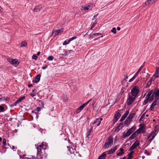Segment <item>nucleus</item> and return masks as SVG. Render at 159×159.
<instances>
[{"instance_id": "45", "label": "nucleus", "mask_w": 159, "mask_h": 159, "mask_svg": "<svg viewBox=\"0 0 159 159\" xmlns=\"http://www.w3.org/2000/svg\"><path fill=\"white\" fill-rule=\"evenodd\" d=\"M4 110V107L2 105H0V112L3 111Z\"/></svg>"}, {"instance_id": "20", "label": "nucleus", "mask_w": 159, "mask_h": 159, "mask_svg": "<svg viewBox=\"0 0 159 159\" xmlns=\"http://www.w3.org/2000/svg\"><path fill=\"white\" fill-rule=\"evenodd\" d=\"M153 77L156 78H158L159 77V68H156V70L153 75Z\"/></svg>"}, {"instance_id": "44", "label": "nucleus", "mask_w": 159, "mask_h": 159, "mask_svg": "<svg viewBox=\"0 0 159 159\" xmlns=\"http://www.w3.org/2000/svg\"><path fill=\"white\" fill-rule=\"evenodd\" d=\"M135 115V114L134 113H133L131 114H129V116L131 118H132Z\"/></svg>"}, {"instance_id": "58", "label": "nucleus", "mask_w": 159, "mask_h": 159, "mask_svg": "<svg viewBox=\"0 0 159 159\" xmlns=\"http://www.w3.org/2000/svg\"><path fill=\"white\" fill-rule=\"evenodd\" d=\"M97 15H95L94 17H93V20H94L97 17Z\"/></svg>"}, {"instance_id": "6", "label": "nucleus", "mask_w": 159, "mask_h": 159, "mask_svg": "<svg viewBox=\"0 0 159 159\" xmlns=\"http://www.w3.org/2000/svg\"><path fill=\"white\" fill-rule=\"evenodd\" d=\"M7 61L10 64L15 66H17L19 63L18 62V60L16 59L9 58L8 59Z\"/></svg>"}, {"instance_id": "52", "label": "nucleus", "mask_w": 159, "mask_h": 159, "mask_svg": "<svg viewBox=\"0 0 159 159\" xmlns=\"http://www.w3.org/2000/svg\"><path fill=\"white\" fill-rule=\"evenodd\" d=\"M43 143H44V147L45 146V147L44 148H46V147H48V145L46 143H44V142H43Z\"/></svg>"}, {"instance_id": "8", "label": "nucleus", "mask_w": 159, "mask_h": 159, "mask_svg": "<svg viewBox=\"0 0 159 159\" xmlns=\"http://www.w3.org/2000/svg\"><path fill=\"white\" fill-rule=\"evenodd\" d=\"M140 127L136 131V132L138 134L143 133L145 132L144 130V125L143 124L140 125Z\"/></svg>"}, {"instance_id": "62", "label": "nucleus", "mask_w": 159, "mask_h": 159, "mask_svg": "<svg viewBox=\"0 0 159 159\" xmlns=\"http://www.w3.org/2000/svg\"><path fill=\"white\" fill-rule=\"evenodd\" d=\"M141 80V79L140 80V78H139L138 80L136 82V83H137L139 81V80Z\"/></svg>"}, {"instance_id": "23", "label": "nucleus", "mask_w": 159, "mask_h": 159, "mask_svg": "<svg viewBox=\"0 0 159 159\" xmlns=\"http://www.w3.org/2000/svg\"><path fill=\"white\" fill-rule=\"evenodd\" d=\"M106 156V155L105 153L103 152L101 155L98 157V159H105Z\"/></svg>"}, {"instance_id": "46", "label": "nucleus", "mask_w": 159, "mask_h": 159, "mask_svg": "<svg viewBox=\"0 0 159 159\" xmlns=\"http://www.w3.org/2000/svg\"><path fill=\"white\" fill-rule=\"evenodd\" d=\"M6 140L5 139H3L2 144L4 146H5L6 144Z\"/></svg>"}, {"instance_id": "10", "label": "nucleus", "mask_w": 159, "mask_h": 159, "mask_svg": "<svg viewBox=\"0 0 159 159\" xmlns=\"http://www.w3.org/2000/svg\"><path fill=\"white\" fill-rule=\"evenodd\" d=\"M156 131H154L151 133L148 137V139L149 140L152 141L156 135Z\"/></svg>"}, {"instance_id": "26", "label": "nucleus", "mask_w": 159, "mask_h": 159, "mask_svg": "<svg viewBox=\"0 0 159 159\" xmlns=\"http://www.w3.org/2000/svg\"><path fill=\"white\" fill-rule=\"evenodd\" d=\"M71 52H72V51L69 50L68 52L66 51L63 54H62V55L64 56H67L69 53H71Z\"/></svg>"}, {"instance_id": "51", "label": "nucleus", "mask_w": 159, "mask_h": 159, "mask_svg": "<svg viewBox=\"0 0 159 159\" xmlns=\"http://www.w3.org/2000/svg\"><path fill=\"white\" fill-rule=\"evenodd\" d=\"M145 116V115L144 114H143V115H142L141 117L140 120L143 118Z\"/></svg>"}, {"instance_id": "59", "label": "nucleus", "mask_w": 159, "mask_h": 159, "mask_svg": "<svg viewBox=\"0 0 159 159\" xmlns=\"http://www.w3.org/2000/svg\"><path fill=\"white\" fill-rule=\"evenodd\" d=\"M33 86V85L32 84H30L28 85V87H32Z\"/></svg>"}, {"instance_id": "48", "label": "nucleus", "mask_w": 159, "mask_h": 159, "mask_svg": "<svg viewBox=\"0 0 159 159\" xmlns=\"http://www.w3.org/2000/svg\"><path fill=\"white\" fill-rule=\"evenodd\" d=\"M41 107H37L36 109V110L37 111H39L40 110H41Z\"/></svg>"}, {"instance_id": "49", "label": "nucleus", "mask_w": 159, "mask_h": 159, "mask_svg": "<svg viewBox=\"0 0 159 159\" xmlns=\"http://www.w3.org/2000/svg\"><path fill=\"white\" fill-rule=\"evenodd\" d=\"M118 120V119L114 117L113 120V123H114L116 122Z\"/></svg>"}, {"instance_id": "12", "label": "nucleus", "mask_w": 159, "mask_h": 159, "mask_svg": "<svg viewBox=\"0 0 159 159\" xmlns=\"http://www.w3.org/2000/svg\"><path fill=\"white\" fill-rule=\"evenodd\" d=\"M154 97V96H152L150 99H149L148 98H147L146 97L143 103V104L146 105L147 103L149 101H152L153 100V97Z\"/></svg>"}, {"instance_id": "54", "label": "nucleus", "mask_w": 159, "mask_h": 159, "mask_svg": "<svg viewBox=\"0 0 159 159\" xmlns=\"http://www.w3.org/2000/svg\"><path fill=\"white\" fill-rule=\"evenodd\" d=\"M100 34L97 33L93 34L92 35H97L98 36V35H99Z\"/></svg>"}, {"instance_id": "15", "label": "nucleus", "mask_w": 159, "mask_h": 159, "mask_svg": "<svg viewBox=\"0 0 159 159\" xmlns=\"http://www.w3.org/2000/svg\"><path fill=\"white\" fill-rule=\"evenodd\" d=\"M117 146H115L112 148L108 151V154H111L113 153L117 150Z\"/></svg>"}, {"instance_id": "18", "label": "nucleus", "mask_w": 159, "mask_h": 159, "mask_svg": "<svg viewBox=\"0 0 159 159\" xmlns=\"http://www.w3.org/2000/svg\"><path fill=\"white\" fill-rule=\"evenodd\" d=\"M40 75H38L35 78V79L34 80H33V82L36 83H37L39 82L40 80Z\"/></svg>"}, {"instance_id": "40", "label": "nucleus", "mask_w": 159, "mask_h": 159, "mask_svg": "<svg viewBox=\"0 0 159 159\" xmlns=\"http://www.w3.org/2000/svg\"><path fill=\"white\" fill-rule=\"evenodd\" d=\"M53 59V57L52 56H49L47 58L48 60L49 61H52Z\"/></svg>"}, {"instance_id": "4", "label": "nucleus", "mask_w": 159, "mask_h": 159, "mask_svg": "<svg viewBox=\"0 0 159 159\" xmlns=\"http://www.w3.org/2000/svg\"><path fill=\"white\" fill-rule=\"evenodd\" d=\"M139 91V87L137 86H135L131 89V95L133 96L136 97Z\"/></svg>"}, {"instance_id": "53", "label": "nucleus", "mask_w": 159, "mask_h": 159, "mask_svg": "<svg viewBox=\"0 0 159 159\" xmlns=\"http://www.w3.org/2000/svg\"><path fill=\"white\" fill-rule=\"evenodd\" d=\"M96 24L95 23H93L91 27V29H92L94 27V25H95Z\"/></svg>"}, {"instance_id": "50", "label": "nucleus", "mask_w": 159, "mask_h": 159, "mask_svg": "<svg viewBox=\"0 0 159 159\" xmlns=\"http://www.w3.org/2000/svg\"><path fill=\"white\" fill-rule=\"evenodd\" d=\"M132 153L131 152L129 154V158H131L132 157Z\"/></svg>"}, {"instance_id": "30", "label": "nucleus", "mask_w": 159, "mask_h": 159, "mask_svg": "<svg viewBox=\"0 0 159 159\" xmlns=\"http://www.w3.org/2000/svg\"><path fill=\"white\" fill-rule=\"evenodd\" d=\"M27 45V43L25 41H23L21 43V47H25Z\"/></svg>"}, {"instance_id": "39", "label": "nucleus", "mask_w": 159, "mask_h": 159, "mask_svg": "<svg viewBox=\"0 0 159 159\" xmlns=\"http://www.w3.org/2000/svg\"><path fill=\"white\" fill-rule=\"evenodd\" d=\"M111 32L114 34H115L116 33V30L115 27H113L112 29V30H111Z\"/></svg>"}, {"instance_id": "64", "label": "nucleus", "mask_w": 159, "mask_h": 159, "mask_svg": "<svg viewBox=\"0 0 159 159\" xmlns=\"http://www.w3.org/2000/svg\"><path fill=\"white\" fill-rule=\"evenodd\" d=\"M128 78V76H125V79H127Z\"/></svg>"}, {"instance_id": "21", "label": "nucleus", "mask_w": 159, "mask_h": 159, "mask_svg": "<svg viewBox=\"0 0 159 159\" xmlns=\"http://www.w3.org/2000/svg\"><path fill=\"white\" fill-rule=\"evenodd\" d=\"M139 134L136 131L131 136L129 137V139L130 140H132L135 138Z\"/></svg>"}, {"instance_id": "60", "label": "nucleus", "mask_w": 159, "mask_h": 159, "mask_svg": "<svg viewBox=\"0 0 159 159\" xmlns=\"http://www.w3.org/2000/svg\"><path fill=\"white\" fill-rule=\"evenodd\" d=\"M117 30H120V27H118L117 28Z\"/></svg>"}, {"instance_id": "24", "label": "nucleus", "mask_w": 159, "mask_h": 159, "mask_svg": "<svg viewBox=\"0 0 159 159\" xmlns=\"http://www.w3.org/2000/svg\"><path fill=\"white\" fill-rule=\"evenodd\" d=\"M120 115V114L118 112L116 111L115 113L114 117L118 119Z\"/></svg>"}, {"instance_id": "38", "label": "nucleus", "mask_w": 159, "mask_h": 159, "mask_svg": "<svg viewBox=\"0 0 159 159\" xmlns=\"http://www.w3.org/2000/svg\"><path fill=\"white\" fill-rule=\"evenodd\" d=\"M135 148L134 146V145H132L131 147L129 148V151H132Z\"/></svg>"}, {"instance_id": "9", "label": "nucleus", "mask_w": 159, "mask_h": 159, "mask_svg": "<svg viewBox=\"0 0 159 159\" xmlns=\"http://www.w3.org/2000/svg\"><path fill=\"white\" fill-rule=\"evenodd\" d=\"M93 6V4L89 3L84 6H82L81 10H88L90 8L91 9V7H92Z\"/></svg>"}, {"instance_id": "55", "label": "nucleus", "mask_w": 159, "mask_h": 159, "mask_svg": "<svg viewBox=\"0 0 159 159\" xmlns=\"http://www.w3.org/2000/svg\"><path fill=\"white\" fill-rule=\"evenodd\" d=\"M127 118L129 119V120H130L131 121L132 120V118H130V117H129V116H128L127 117Z\"/></svg>"}, {"instance_id": "33", "label": "nucleus", "mask_w": 159, "mask_h": 159, "mask_svg": "<svg viewBox=\"0 0 159 159\" xmlns=\"http://www.w3.org/2000/svg\"><path fill=\"white\" fill-rule=\"evenodd\" d=\"M25 96H23V97L19 98L17 100V102H18V103L21 102L23 99H25Z\"/></svg>"}, {"instance_id": "14", "label": "nucleus", "mask_w": 159, "mask_h": 159, "mask_svg": "<svg viewBox=\"0 0 159 159\" xmlns=\"http://www.w3.org/2000/svg\"><path fill=\"white\" fill-rule=\"evenodd\" d=\"M157 0H148L144 3L145 5H151L155 2Z\"/></svg>"}, {"instance_id": "16", "label": "nucleus", "mask_w": 159, "mask_h": 159, "mask_svg": "<svg viewBox=\"0 0 159 159\" xmlns=\"http://www.w3.org/2000/svg\"><path fill=\"white\" fill-rule=\"evenodd\" d=\"M102 120V118H99L98 119H97L96 120H94L93 122V124H96L97 122H98V124L96 125L97 126H98L100 125L101 121Z\"/></svg>"}, {"instance_id": "27", "label": "nucleus", "mask_w": 159, "mask_h": 159, "mask_svg": "<svg viewBox=\"0 0 159 159\" xmlns=\"http://www.w3.org/2000/svg\"><path fill=\"white\" fill-rule=\"evenodd\" d=\"M139 141L137 140L133 143L132 145H134V146L136 148L139 145Z\"/></svg>"}, {"instance_id": "32", "label": "nucleus", "mask_w": 159, "mask_h": 159, "mask_svg": "<svg viewBox=\"0 0 159 159\" xmlns=\"http://www.w3.org/2000/svg\"><path fill=\"white\" fill-rule=\"evenodd\" d=\"M92 128H91L89 130H88L87 132V137L88 138H89V136L90 135L91 131L92 130Z\"/></svg>"}, {"instance_id": "7", "label": "nucleus", "mask_w": 159, "mask_h": 159, "mask_svg": "<svg viewBox=\"0 0 159 159\" xmlns=\"http://www.w3.org/2000/svg\"><path fill=\"white\" fill-rule=\"evenodd\" d=\"M143 67V65L141 66L140 68L138 70L137 72L136 73V74L134 75L130 79L129 81V82H132L135 78L138 75V74L139 73V72L141 71V69H142Z\"/></svg>"}, {"instance_id": "35", "label": "nucleus", "mask_w": 159, "mask_h": 159, "mask_svg": "<svg viewBox=\"0 0 159 159\" xmlns=\"http://www.w3.org/2000/svg\"><path fill=\"white\" fill-rule=\"evenodd\" d=\"M37 149L38 151V154H40V153L41 152V148H40L39 147L37 146Z\"/></svg>"}, {"instance_id": "3", "label": "nucleus", "mask_w": 159, "mask_h": 159, "mask_svg": "<svg viewBox=\"0 0 159 159\" xmlns=\"http://www.w3.org/2000/svg\"><path fill=\"white\" fill-rule=\"evenodd\" d=\"M156 105H159V98H157L151 104L150 107V110L152 111L155 110Z\"/></svg>"}, {"instance_id": "2", "label": "nucleus", "mask_w": 159, "mask_h": 159, "mask_svg": "<svg viewBox=\"0 0 159 159\" xmlns=\"http://www.w3.org/2000/svg\"><path fill=\"white\" fill-rule=\"evenodd\" d=\"M113 143V140L111 137H110L108 138L107 139L105 143L104 147L106 149L109 147L111 146Z\"/></svg>"}, {"instance_id": "57", "label": "nucleus", "mask_w": 159, "mask_h": 159, "mask_svg": "<svg viewBox=\"0 0 159 159\" xmlns=\"http://www.w3.org/2000/svg\"><path fill=\"white\" fill-rule=\"evenodd\" d=\"M18 103V102H17V101L14 103V105H16Z\"/></svg>"}, {"instance_id": "43", "label": "nucleus", "mask_w": 159, "mask_h": 159, "mask_svg": "<svg viewBox=\"0 0 159 159\" xmlns=\"http://www.w3.org/2000/svg\"><path fill=\"white\" fill-rule=\"evenodd\" d=\"M92 100V99H90V100H88L87 102L86 103H84L83 104L84 107H85L87 104H88L89 102Z\"/></svg>"}, {"instance_id": "47", "label": "nucleus", "mask_w": 159, "mask_h": 159, "mask_svg": "<svg viewBox=\"0 0 159 159\" xmlns=\"http://www.w3.org/2000/svg\"><path fill=\"white\" fill-rule=\"evenodd\" d=\"M76 38V37H72V38H70L68 40L70 42L71 41H72V40L75 39Z\"/></svg>"}, {"instance_id": "31", "label": "nucleus", "mask_w": 159, "mask_h": 159, "mask_svg": "<svg viewBox=\"0 0 159 159\" xmlns=\"http://www.w3.org/2000/svg\"><path fill=\"white\" fill-rule=\"evenodd\" d=\"M131 122V121L130 120H129V119H128L127 118V119H126L125 120V124L126 125H129L130 124V122Z\"/></svg>"}, {"instance_id": "36", "label": "nucleus", "mask_w": 159, "mask_h": 159, "mask_svg": "<svg viewBox=\"0 0 159 159\" xmlns=\"http://www.w3.org/2000/svg\"><path fill=\"white\" fill-rule=\"evenodd\" d=\"M9 99V98L7 97L5 98V97H2L0 98V101H2L3 100H7Z\"/></svg>"}, {"instance_id": "61", "label": "nucleus", "mask_w": 159, "mask_h": 159, "mask_svg": "<svg viewBox=\"0 0 159 159\" xmlns=\"http://www.w3.org/2000/svg\"><path fill=\"white\" fill-rule=\"evenodd\" d=\"M40 52H38L37 53V56H38L40 54Z\"/></svg>"}, {"instance_id": "34", "label": "nucleus", "mask_w": 159, "mask_h": 159, "mask_svg": "<svg viewBox=\"0 0 159 159\" xmlns=\"http://www.w3.org/2000/svg\"><path fill=\"white\" fill-rule=\"evenodd\" d=\"M70 42L69 41L68 39H67L66 41H65L63 43V45H66L67 44L69 43Z\"/></svg>"}, {"instance_id": "37", "label": "nucleus", "mask_w": 159, "mask_h": 159, "mask_svg": "<svg viewBox=\"0 0 159 159\" xmlns=\"http://www.w3.org/2000/svg\"><path fill=\"white\" fill-rule=\"evenodd\" d=\"M30 95L32 97L35 96L36 95V93L34 92V90H33L32 92L30 93Z\"/></svg>"}, {"instance_id": "13", "label": "nucleus", "mask_w": 159, "mask_h": 159, "mask_svg": "<svg viewBox=\"0 0 159 159\" xmlns=\"http://www.w3.org/2000/svg\"><path fill=\"white\" fill-rule=\"evenodd\" d=\"M129 111H126L124 114L121 117L120 121H122L124 120L125 118L126 117L128 114H129Z\"/></svg>"}, {"instance_id": "63", "label": "nucleus", "mask_w": 159, "mask_h": 159, "mask_svg": "<svg viewBox=\"0 0 159 159\" xmlns=\"http://www.w3.org/2000/svg\"><path fill=\"white\" fill-rule=\"evenodd\" d=\"M144 153H147V150H145V151H144Z\"/></svg>"}, {"instance_id": "17", "label": "nucleus", "mask_w": 159, "mask_h": 159, "mask_svg": "<svg viewBox=\"0 0 159 159\" xmlns=\"http://www.w3.org/2000/svg\"><path fill=\"white\" fill-rule=\"evenodd\" d=\"M43 8L41 5L36 6L34 9V10L36 12H39Z\"/></svg>"}, {"instance_id": "42", "label": "nucleus", "mask_w": 159, "mask_h": 159, "mask_svg": "<svg viewBox=\"0 0 159 159\" xmlns=\"http://www.w3.org/2000/svg\"><path fill=\"white\" fill-rule=\"evenodd\" d=\"M38 56L36 54H34L32 56V58L33 59L36 60Z\"/></svg>"}, {"instance_id": "56", "label": "nucleus", "mask_w": 159, "mask_h": 159, "mask_svg": "<svg viewBox=\"0 0 159 159\" xmlns=\"http://www.w3.org/2000/svg\"><path fill=\"white\" fill-rule=\"evenodd\" d=\"M47 67V66H45V67H42V69H43V70H44L45 69H46Z\"/></svg>"}, {"instance_id": "28", "label": "nucleus", "mask_w": 159, "mask_h": 159, "mask_svg": "<svg viewBox=\"0 0 159 159\" xmlns=\"http://www.w3.org/2000/svg\"><path fill=\"white\" fill-rule=\"evenodd\" d=\"M152 93V91H150L148 92V93L147 94L146 97L147 98H148L149 99H150L151 98V96Z\"/></svg>"}, {"instance_id": "29", "label": "nucleus", "mask_w": 159, "mask_h": 159, "mask_svg": "<svg viewBox=\"0 0 159 159\" xmlns=\"http://www.w3.org/2000/svg\"><path fill=\"white\" fill-rule=\"evenodd\" d=\"M153 77H152L150 79V80L147 83V86L148 87L151 84V83L152 82V81H153Z\"/></svg>"}, {"instance_id": "25", "label": "nucleus", "mask_w": 159, "mask_h": 159, "mask_svg": "<svg viewBox=\"0 0 159 159\" xmlns=\"http://www.w3.org/2000/svg\"><path fill=\"white\" fill-rule=\"evenodd\" d=\"M120 152L118 153L117 154V155L118 156H121L122 155V154L124 153V152H123L124 149L122 148H121L120 149Z\"/></svg>"}, {"instance_id": "11", "label": "nucleus", "mask_w": 159, "mask_h": 159, "mask_svg": "<svg viewBox=\"0 0 159 159\" xmlns=\"http://www.w3.org/2000/svg\"><path fill=\"white\" fill-rule=\"evenodd\" d=\"M63 30V28H62L61 30H53L52 32V35L54 36H55L61 32H62Z\"/></svg>"}, {"instance_id": "1", "label": "nucleus", "mask_w": 159, "mask_h": 159, "mask_svg": "<svg viewBox=\"0 0 159 159\" xmlns=\"http://www.w3.org/2000/svg\"><path fill=\"white\" fill-rule=\"evenodd\" d=\"M135 127L134 126L132 127L129 129L126 132H124L123 133L122 137L124 138H125L129 136L135 130Z\"/></svg>"}, {"instance_id": "19", "label": "nucleus", "mask_w": 159, "mask_h": 159, "mask_svg": "<svg viewBox=\"0 0 159 159\" xmlns=\"http://www.w3.org/2000/svg\"><path fill=\"white\" fill-rule=\"evenodd\" d=\"M85 107L82 104L81 106L78 107L76 111V113L77 114L80 113L84 108Z\"/></svg>"}, {"instance_id": "41", "label": "nucleus", "mask_w": 159, "mask_h": 159, "mask_svg": "<svg viewBox=\"0 0 159 159\" xmlns=\"http://www.w3.org/2000/svg\"><path fill=\"white\" fill-rule=\"evenodd\" d=\"M44 145V143H43V142H42L41 144H40L39 146H37L39 147L40 148H43Z\"/></svg>"}, {"instance_id": "5", "label": "nucleus", "mask_w": 159, "mask_h": 159, "mask_svg": "<svg viewBox=\"0 0 159 159\" xmlns=\"http://www.w3.org/2000/svg\"><path fill=\"white\" fill-rule=\"evenodd\" d=\"M136 97L133 96L131 95H129L127 98L126 102L127 105H130L133 102Z\"/></svg>"}, {"instance_id": "22", "label": "nucleus", "mask_w": 159, "mask_h": 159, "mask_svg": "<svg viewBox=\"0 0 159 159\" xmlns=\"http://www.w3.org/2000/svg\"><path fill=\"white\" fill-rule=\"evenodd\" d=\"M123 127V125L122 123H120L116 127V130H119L121 129Z\"/></svg>"}]
</instances>
